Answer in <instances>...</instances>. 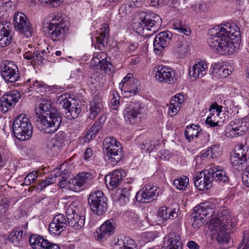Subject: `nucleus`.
Listing matches in <instances>:
<instances>
[{
    "instance_id": "f257e3e1",
    "label": "nucleus",
    "mask_w": 249,
    "mask_h": 249,
    "mask_svg": "<svg viewBox=\"0 0 249 249\" xmlns=\"http://www.w3.org/2000/svg\"><path fill=\"white\" fill-rule=\"evenodd\" d=\"M213 237L219 244L228 245L231 229L235 226V219L232 218L229 210L219 209L217 217L212 222Z\"/></svg>"
},
{
    "instance_id": "f03ea898",
    "label": "nucleus",
    "mask_w": 249,
    "mask_h": 249,
    "mask_svg": "<svg viewBox=\"0 0 249 249\" xmlns=\"http://www.w3.org/2000/svg\"><path fill=\"white\" fill-rule=\"evenodd\" d=\"M44 26L48 29L49 36L53 41H64L69 22L62 13L54 12L45 18Z\"/></svg>"
},
{
    "instance_id": "7ed1b4c3",
    "label": "nucleus",
    "mask_w": 249,
    "mask_h": 249,
    "mask_svg": "<svg viewBox=\"0 0 249 249\" xmlns=\"http://www.w3.org/2000/svg\"><path fill=\"white\" fill-rule=\"evenodd\" d=\"M207 43L213 51L221 55H230L233 54L237 47L238 43L233 41V39L223 35H218L215 31L210 29L208 32Z\"/></svg>"
},
{
    "instance_id": "20e7f679",
    "label": "nucleus",
    "mask_w": 249,
    "mask_h": 249,
    "mask_svg": "<svg viewBox=\"0 0 249 249\" xmlns=\"http://www.w3.org/2000/svg\"><path fill=\"white\" fill-rule=\"evenodd\" d=\"M139 21L137 31L144 36H152L157 32L161 25L160 17L152 12H141L138 14Z\"/></svg>"
},
{
    "instance_id": "39448f33",
    "label": "nucleus",
    "mask_w": 249,
    "mask_h": 249,
    "mask_svg": "<svg viewBox=\"0 0 249 249\" xmlns=\"http://www.w3.org/2000/svg\"><path fill=\"white\" fill-rule=\"evenodd\" d=\"M66 213L68 224L74 230L81 229L85 225L84 209L78 200L66 205Z\"/></svg>"
},
{
    "instance_id": "423d86ee",
    "label": "nucleus",
    "mask_w": 249,
    "mask_h": 249,
    "mask_svg": "<svg viewBox=\"0 0 249 249\" xmlns=\"http://www.w3.org/2000/svg\"><path fill=\"white\" fill-rule=\"evenodd\" d=\"M33 128L30 120L25 114L18 115L13 121V133L17 139L20 141L29 139L33 134Z\"/></svg>"
},
{
    "instance_id": "0eeeda50",
    "label": "nucleus",
    "mask_w": 249,
    "mask_h": 249,
    "mask_svg": "<svg viewBox=\"0 0 249 249\" xmlns=\"http://www.w3.org/2000/svg\"><path fill=\"white\" fill-rule=\"evenodd\" d=\"M62 118L58 113L39 116L36 121L37 128L45 133H53L57 131L61 123Z\"/></svg>"
},
{
    "instance_id": "6e6552de",
    "label": "nucleus",
    "mask_w": 249,
    "mask_h": 249,
    "mask_svg": "<svg viewBox=\"0 0 249 249\" xmlns=\"http://www.w3.org/2000/svg\"><path fill=\"white\" fill-rule=\"evenodd\" d=\"M104 152L108 158V161L112 165L117 164L122 158L123 152L122 147L116 139L107 137L103 142Z\"/></svg>"
},
{
    "instance_id": "1a4fd4ad",
    "label": "nucleus",
    "mask_w": 249,
    "mask_h": 249,
    "mask_svg": "<svg viewBox=\"0 0 249 249\" xmlns=\"http://www.w3.org/2000/svg\"><path fill=\"white\" fill-rule=\"evenodd\" d=\"M231 162L232 166L237 169L247 167L249 163V147L242 144L236 146L231 157Z\"/></svg>"
},
{
    "instance_id": "9d476101",
    "label": "nucleus",
    "mask_w": 249,
    "mask_h": 249,
    "mask_svg": "<svg viewBox=\"0 0 249 249\" xmlns=\"http://www.w3.org/2000/svg\"><path fill=\"white\" fill-rule=\"evenodd\" d=\"M249 123L246 119H235L231 122L224 132L228 138H234L244 135L249 128Z\"/></svg>"
},
{
    "instance_id": "9b49d317",
    "label": "nucleus",
    "mask_w": 249,
    "mask_h": 249,
    "mask_svg": "<svg viewBox=\"0 0 249 249\" xmlns=\"http://www.w3.org/2000/svg\"><path fill=\"white\" fill-rule=\"evenodd\" d=\"M0 72L2 78L7 82L15 83L19 78L18 66L12 61H2L0 65Z\"/></svg>"
},
{
    "instance_id": "f8f14e48",
    "label": "nucleus",
    "mask_w": 249,
    "mask_h": 249,
    "mask_svg": "<svg viewBox=\"0 0 249 249\" xmlns=\"http://www.w3.org/2000/svg\"><path fill=\"white\" fill-rule=\"evenodd\" d=\"M92 179V175L89 172H82L71 178L68 183L69 188L74 192H78L84 190Z\"/></svg>"
},
{
    "instance_id": "ddd939ff",
    "label": "nucleus",
    "mask_w": 249,
    "mask_h": 249,
    "mask_svg": "<svg viewBox=\"0 0 249 249\" xmlns=\"http://www.w3.org/2000/svg\"><path fill=\"white\" fill-rule=\"evenodd\" d=\"M142 110L143 107L138 101L131 102L126 105L123 110L124 118L129 123L135 124L142 114Z\"/></svg>"
},
{
    "instance_id": "4468645a",
    "label": "nucleus",
    "mask_w": 249,
    "mask_h": 249,
    "mask_svg": "<svg viewBox=\"0 0 249 249\" xmlns=\"http://www.w3.org/2000/svg\"><path fill=\"white\" fill-rule=\"evenodd\" d=\"M14 25L15 28L27 38L32 36L33 29L26 16L22 13L14 15Z\"/></svg>"
},
{
    "instance_id": "2eb2a0df",
    "label": "nucleus",
    "mask_w": 249,
    "mask_h": 249,
    "mask_svg": "<svg viewBox=\"0 0 249 249\" xmlns=\"http://www.w3.org/2000/svg\"><path fill=\"white\" fill-rule=\"evenodd\" d=\"M195 186L200 191L208 190L212 186V178L210 169L196 173L194 178Z\"/></svg>"
},
{
    "instance_id": "dca6fc26",
    "label": "nucleus",
    "mask_w": 249,
    "mask_h": 249,
    "mask_svg": "<svg viewBox=\"0 0 249 249\" xmlns=\"http://www.w3.org/2000/svg\"><path fill=\"white\" fill-rule=\"evenodd\" d=\"M107 55L104 53H94L91 61V65L96 70L103 71L106 73H110L113 71L111 63L107 60Z\"/></svg>"
},
{
    "instance_id": "f3484780",
    "label": "nucleus",
    "mask_w": 249,
    "mask_h": 249,
    "mask_svg": "<svg viewBox=\"0 0 249 249\" xmlns=\"http://www.w3.org/2000/svg\"><path fill=\"white\" fill-rule=\"evenodd\" d=\"M156 186L152 184L144 186L136 195V200L140 203H147L154 200L159 195Z\"/></svg>"
},
{
    "instance_id": "a211bd4d",
    "label": "nucleus",
    "mask_w": 249,
    "mask_h": 249,
    "mask_svg": "<svg viewBox=\"0 0 249 249\" xmlns=\"http://www.w3.org/2000/svg\"><path fill=\"white\" fill-rule=\"evenodd\" d=\"M212 29L215 31V34L218 33V35L226 36L233 39V41L235 39V41H238L240 36L239 27L234 23L219 25Z\"/></svg>"
},
{
    "instance_id": "6ab92c4d",
    "label": "nucleus",
    "mask_w": 249,
    "mask_h": 249,
    "mask_svg": "<svg viewBox=\"0 0 249 249\" xmlns=\"http://www.w3.org/2000/svg\"><path fill=\"white\" fill-rule=\"evenodd\" d=\"M155 77L159 82L172 84L176 81L175 72L171 68L159 65L155 68Z\"/></svg>"
},
{
    "instance_id": "aec40b11",
    "label": "nucleus",
    "mask_w": 249,
    "mask_h": 249,
    "mask_svg": "<svg viewBox=\"0 0 249 249\" xmlns=\"http://www.w3.org/2000/svg\"><path fill=\"white\" fill-rule=\"evenodd\" d=\"M67 225V217L64 214L59 213L53 217V221L50 224L49 231L52 235H59L66 230Z\"/></svg>"
},
{
    "instance_id": "412c9836",
    "label": "nucleus",
    "mask_w": 249,
    "mask_h": 249,
    "mask_svg": "<svg viewBox=\"0 0 249 249\" xmlns=\"http://www.w3.org/2000/svg\"><path fill=\"white\" fill-rule=\"evenodd\" d=\"M20 98V93L17 90H13L4 94L0 99V112H7L17 103Z\"/></svg>"
},
{
    "instance_id": "4be33fe9",
    "label": "nucleus",
    "mask_w": 249,
    "mask_h": 249,
    "mask_svg": "<svg viewBox=\"0 0 249 249\" xmlns=\"http://www.w3.org/2000/svg\"><path fill=\"white\" fill-rule=\"evenodd\" d=\"M116 223L113 219L104 222L97 231L96 237L98 240L105 241L112 235L115 231Z\"/></svg>"
},
{
    "instance_id": "5701e85b",
    "label": "nucleus",
    "mask_w": 249,
    "mask_h": 249,
    "mask_svg": "<svg viewBox=\"0 0 249 249\" xmlns=\"http://www.w3.org/2000/svg\"><path fill=\"white\" fill-rule=\"evenodd\" d=\"M172 36V34L168 31L158 34L156 36L153 42L154 50L156 52H161L165 47L169 44Z\"/></svg>"
},
{
    "instance_id": "b1692460",
    "label": "nucleus",
    "mask_w": 249,
    "mask_h": 249,
    "mask_svg": "<svg viewBox=\"0 0 249 249\" xmlns=\"http://www.w3.org/2000/svg\"><path fill=\"white\" fill-rule=\"evenodd\" d=\"M212 180L220 185H224L229 181V178L225 171L220 167L214 166L210 168Z\"/></svg>"
},
{
    "instance_id": "393cba45",
    "label": "nucleus",
    "mask_w": 249,
    "mask_h": 249,
    "mask_svg": "<svg viewBox=\"0 0 249 249\" xmlns=\"http://www.w3.org/2000/svg\"><path fill=\"white\" fill-rule=\"evenodd\" d=\"M122 174L121 170H115L111 174L105 177V182L108 190H113L116 188L121 182Z\"/></svg>"
},
{
    "instance_id": "a878e982",
    "label": "nucleus",
    "mask_w": 249,
    "mask_h": 249,
    "mask_svg": "<svg viewBox=\"0 0 249 249\" xmlns=\"http://www.w3.org/2000/svg\"><path fill=\"white\" fill-rule=\"evenodd\" d=\"M35 111L37 116L57 113L55 109L52 106L51 102L45 99L39 101L38 105L35 107Z\"/></svg>"
},
{
    "instance_id": "bb28decb",
    "label": "nucleus",
    "mask_w": 249,
    "mask_h": 249,
    "mask_svg": "<svg viewBox=\"0 0 249 249\" xmlns=\"http://www.w3.org/2000/svg\"><path fill=\"white\" fill-rule=\"evenodd\" d=\"M164 244L166 248L182 249V243L179 234L170 233L164 238Z\"/></svg>"
},
{
    "instance_id": "cd10ccee",
    "label": "nucleus",
    "mask_w": 249,
    "mask_h": 249,
    "mask_svg": "<svg viewBox=\"0 0 249 249\" xmlns=\"http://www.w3.org/2000/svg\"><path fill=\"white\" fill-rule=\"evenodd\" d=\"M215 204L211 201H206L201 203L195 210L196 214L203 217H212L214 213Z\"/></svg>"
},
{
    "instance_id": "c85d7f7f",
    "label": "nucleus",
    "mask_w": 249,
    "mask_h": 249,
    "mask_svg": "<svg viewBox=\"0 0 249 249\" xmlns=\"http://www.w3.org/2000/svg\"><path fill=\"white\" fill-rule=\"evenodd\" d=\"M49 48L43 51L34 50L33 52L31 51H27L23 54L24 58L27 60H32L33 61L37 60L42 62L43 60L47 58V54L50 53Z\"/></svg>"
},
{
    "instance_id": "c756f323",
    "label": "nucleus",
    "mask_w": 249,
    "mask_h": 249,
    "mask_svg": "<svg viewBox=\"0 0 249 249\" xmlns=\"http://www.w3.org/2000/svg\"><path fill=\"white\" fill-rule=\"evenodd\" d=\"M27 228V224H25L23 226L16 228L9 234L8 236L9 240L17 246L25 235Z\"/></svg>"
},
{
    "instance_id": "7c9ffc66",
    "label": "nucleus",
    "mask_w": 249,
    "mask_h": 249,
    "mask_svg": "<svg viewBox=\"0 0 249 249\" xmlns=\"http://www.w3.org/2000/svg\"><path fill=\"white\" fill-rule=\"evenodd\" d=\"M175 209L166 207H162L159 210L158 217L159 221L164 223L168 219H173L177 216Z\"/></svg>"
},
{
    "instance_id": "2f4dec72",
    "label": "nucleus",
    "mask_w": 249,
    "mask_h": 249,
    "mask_svg": "<svg viewBox=\"0 0 249 249\" xmlns=\"http://www.w3.org/2000/svg\"><path fill=\"white\" fill-rule=\"evenodd\" d=\"M113 249H137V245L134 240L128 237H124L117 239L114 243Z\"/></svg>"
},
{
    "instance_id": "473e14b6",
    "label": "nucleus",
    "mask_w": 249,
    "mask_h": 249,
    "mask_svg": "<svg viewBox=\"0 0 249 249\" xmlns=\"http://www.w3.org/2000/svg\"><path fill=\"white\" fill-rule=\"evenodd\" d=\"M212 66L213 76L218 78H226L231 72V70L222 63H215Z\"/></svg>"
},
{
    "instance_id": "72a5a7b5",
    "label": "nucleus",
    "mask_w": 249,
    "mask_h": 249,
    "mask_svg": "<svg viewBox=\"0 0 249 249\" xmlns=\"http://www.w3.org/2000/svg\"><path fill=\"white\" fill-rule=\"evenodd\" d=\"M29 242L33 249H45L49 244L48 240L37 234L31 235L29 238Z\"/></svg>"
},
{
    "instance_id": "f704fd0d",
    "label": "nucleus",
    "mask_w": 249,
    "mask_h": 249,
    "mask_svg": "<svg viewBox=\"0 0 249 249\" xmlns=\"http://www.w3.org/2000/svg\"><path fill=\"white\" fill-rule=\"evenodd\" d=\"M207 64L205 62H198L189 71L191 76L195 78H201L206 74Z\"/></svg>"
},
{
    "instance_id": "c9c22d12",
    "label": "nucleus",
    "mask_w": 249,
    "mask_h": 249,
    "mask_svg": "<svg viewBox=\"0 0 249 249\" xmlns=\"http://www.w3.org/2000/svg\"><path fill=\"white\" fill-rule=\"evenodd\" d=\"M89 205L93 213L99 216L102 215L106 212L107 208L106 197L100 199V201L93 203Z\"/></svg>"
},
{
    "instance_id": "e433bc0d",
    "label": "nucleus",
    "mask_w": 249,
    "mask_h": 249,
    "mask_svg": "<svg viewBox=\"0 0 249 249\" xmlns=\"http://www.w3.org/2000/svg\"><path fill=\"white\" fill-rule=\"evenodd\" d=\"M12 40L11 31L2 26L0 30V47L8 46L12 42Z\"/></svg>"
},
{
    "instance_id": "4c0bfd02",
    "label": "nucleus",
    "mask_w": 249,
    "mask_h": 249,
    "mask_svg": "<svg viewBox=\"0 0 249 249\" xmlns=\"http://www.w3.org/2000/svg\"><path fill=\"white\" fill-rule=\"evenodd\" d=\"M121 89L124 92V96L126 97L135 95L140 91V89L138 87V81L134 80L127 85L125 84L124 87Z\"/></svg>"
},
{
    "instance_id": "58836bf2",
    "label": "nucleus",
    "mask_w": 249,
    "mask_h": 249,
    "mask_svg": "<svg viewBox=\"0 0 249 249\" xmlns=\"http://www.w3.org/2000/svg\"><path fill=\"white\" fill-rule=\"evenodd\" d=\"M103 106L101 102L94 101L90 103L89 110V118L94 120L103 109Z\"/></svg>"
},
{
    "instance_id": "ea45409f",
    "label": "nucleus",
    "mask_w": 249,
    "mask_h": 249,
    "mask_svg": "<svg viewBox=\"0 0 249 249\" xmlns=\"http://www.w3.org/2000/svg\"><path fill=\"white\" fill-rule=\"evenodd\" d=\"M222 147L219 144H214L209 147L204 153V156L209 159L217 158L222 154Z\"/></svg>"
},
{
    "instance_id": "a19ab883",
    "label": "nucleus",
    "mask_w": 249,
    "mask_h": 249,
    "mask_svg": "<svg viewBox=\"0 0 249 249\" xmlns=\"http://www.w3.org/2000/svg\"><path fill=\"white\" fill-rule=\"evenodd\" d=\"M101 119L102 117H101L99 120L96 121L93 126L90 128V130L87 132L85 137L86 140H90L95 137L99 131L102 127L103 124L101 122Z\"/></svg>"
},
{
    "instance_id": "79ce46f5",
    "label": "nucleus",
    "mask_w": 249,
    "mask_h": 249,
    "mask_svg": "<svg viewBox=\"0 0 249 249\" xmlns=\"http://www.w3.org/2000/svg\"><path fill=\"white\" fill-rule=\"evenodd\" d=\"M106 29L101 31L92 40V43H95V47L97 48L99 50H102L105 47V40L107 37Z\"/></svg>"
},
{
    "instance_id": "37998d69",
    "label": "nucleus",
    "mask_w": 249,
    "mask_h": 249,
    "mask_svg": "<svg viewBox=\"0 0 249 249\" xmlns=\"http://www.w3.org/2000/svg\"><path fill=\"white\" fill-rule=\"evenodd\" d=\"M200 127L198 125L192 124L188 126L185 131V135L186 139L191 141L194 137H197L199 135V129Z\"/></svg>"
},
{
    "instance_id": "c03bdc74",
    "label": "nucleus",
    "mask_w": 249,
    "mask_h": 249,
    "mask_svg": "<svg viewBox=\"0 0 249 249\" xmlns=\"http://www.w3.org/2000/svg\"><path fill=\"white\" fill-rule=\"evenodd\" d=\"M189 182V178L185 176H182L175 179L173 182L174 186L179 190H185Z\"/></svg>"
},
{
    "instance_id": "a18cd8bd",
    "label": "nucleus",
    "mask_w": 249,
    "mask_h": 249,
    "mask_svg": "<svg viewBox=\"0 0 249 249\" xmlns=\"http://www.w3.org/2000/svg\"><path fill=\"white\" fill-rule=\"evenodd\" d=\"M117 200L120 202L121 205H124L129 200L130 196L129 189L124 188L122 189H118L117 192Z\"/></svg>"
},
{
    "instance_id": "49530a36",
    "label": "nucleus",
    "mask_w": 249,
    "mask_h": 249,
    "mask_svg": "<svg viewBox=\"0 0 249 249\" xmlns=\"http://www.w3.org/2000/svg\"><path fill=\"white\" fill-rule=\"evenodd\" d=\"M110 104V107L112 110H118L120 105V96L115 90H111L109 93Z\"/></svg>"
},
{
    "instance_id": "de8ad7c7",
    "label": "nucleus",
    "mask_w": 249,
    "mask_h": 249,
    "mask_svg": "<svg viewBox=\"0 0 249 249\" xmlns=\"http://www.w3.org/2000/svg\"><path fill=\"white\" fill-rule=\"evenodd\" d=\"M174 51L180 56L184 55L188 52V44L182 37L176 43Z\"/></svg>"
},
{
    "instance_id": "09e8293b",
    "label": "nucleus",
    "mask_w": 249,
    "mask_h": 249,
    "mask_svg": "<svg viewBox=\"0 0 249 249\" xmlns=\"http://www.w3.org/2000/svg\"><path fill=\"white\" fill-rule=\"evenodd\" d=\"M173 27L179 33L189 36L191 34V31L188 29L184 23L179 20H177L174 22Z\"/></svg>"
},
{
    "instance_id": "8fccbe9b",
    "label": "nucleus",
    "mask_w": 249,
    "mask_h": 249,
    "mask_svg": "<svg viewBox=\"0 0 249 249\" xmlns=\"http://www.w3.org/2000/svg\"><path fill=\"white\" fill-rule=\"evenodd\" d=\"M103 192L101 190H95L92 192L89 197L88 202L89 205L93 203H96L100 201V199L105 198Z\"/></svg>"
},
{
    "instance_id": "3c124183",
    "label": "nucleus",
    "mask_w": 249,
    "mask_h": 249,
    "mask_svg": "<svg viewBox=\"0 0 249 249\" xmlns=\"http://www.w3.org/2000/svg\"><path fill=\"white\" fill-rule=\"evenodd\" d=\"M68 96L67 94L61 95L58 97L56 102L60 106H62V108L65 109L66 111L71 107V104L68 99Z\"/></svg>"
},
{
    "instance_id": "603ef678",
    "label": "nucleus",
    "mask_w": 249,
    "mask_h": 249,
    "mask_svg": "<svg viewBox=\"0 0 249 249\" xmlns=\"http://www.w3.org/2000/svg\"><path fill=\"white\" fill-rule=\"evenodd\" d=\"M194 221L192 223V226L195 229H198L204 223V217L201 215H198L195 212L193 213Z\"/></svg>"
},
{
    "instance_id": "864d4df0",
    "label": "nucleus",
    "mask_w": 249,
    "mask_h": 249,
    "mask_svg": "<svg viewBox=\"0 0 249 249\" xmlns=\"http://www.w3.org/2000/svg\"><path fill=\"white\" fill-rule=\"evenodd\" d=\"M38 177L36 171H32L29 173L24 178L23 184L25 185H30L34 183Z\"/></svg>"
},
{
    "instance_id": "5fc2aeb1",
    "label": "nucleus",
    "mask_w": 249,
    "mask_h": 249,
    "mask_svg": "<svg viewBox=\"0 0 249 249\" xmlns=\"http://www.w3.org/2000/svg\"><path fill=\"white\" fill-rule=\"evenodd\" d=\"M80 112V109L74 106L66 112V117L69 119L76 118Z\"/></svg>"
},
{
    "instance_id": "6e6d98bb",
    "label": "nucleus",
    "mask_w": 249,
    "mask_h": 249,
    "mask_svg": "<svg viewBox=\"0 0 249 249\" xmlns=\"http://www.w3.org/2000/svg\"><path fill=\"white\" fill-rule=\"evenodd\" d=\"M237 249H249V232H243V238Z\"/></svg>"
},
{
    "instance_id": "4d7b16f0",
    "label": "nucleus",
    "mask_w": 249,
    "mask_h": 249,
    "mask_svg": "<svg viewBox=\"0 0 249 249\" xmlns=\"http://www.w3.org/2000/svg\"><path fill=\"white\" fill-rule=\"evenodd\" d=\"M184 101V95L181 93L176 94L171 99V103L175 104L176 105H178V107H180L181 104Z\"/></svg>"
},
{
    "instance_id": "13d9d810",
    "label": "nucleus",
    "mask_w": 249,
    "mask_h": 249,
    "mask_svg": "<svg viewBox=\"0 0 249 249\" xmlns=\"http://www.w3.org/2000/svg\"><path fill=\"white\" fill-rule=\"evenodd\" d=\"M54 178H50L41 181L38 185L37 186L36 189L38 190L41 191L47 186L52 184L54 183Z\"/></svg>"
},
{
    "instance_id": "bf43d9fd",
    "label": "nucleus",
    "mask_w": 249,
    "mask_h": 249,
    "mask_svg": "<svg viewBox=\"0 0 249 249\" xmlns=\"http://www.w3.org/2000/svg\"><path fill=\"white\" fill-rule=\"evenodd\" d=\"M53 139L55 140L56 143L60 146L65 141L66 137L65 133L60 131L54 135Z\"/></svg>"
},
{
    "instance_id": "052dcab7",
    "label": "nucleus",
    "mask_w": 249,
    "mask_h": 249,
    "mask_svg": "<svg viewBox=\"0 0 249 249\" xmlns=\"http://www.w3.org/2000/svg\"><path fill=\"white\" fill-rule=\"evenodd\" d=\"M180 108V107H178V105L173 104L171 103V101H170L168 113L170 116H174L178 113Z\"/></svg>"
},
{
    "instance_id": "680f3d73",
    "label": "nucleus",
    "mask_w": 249,
    "mask_h": 249,
    "mask_svg": "<svg viewBox=\"0 0 249 249\" xmlns=\"http://www.w3.org/2000/svg\"><path fill=\"white\" fill-rule=\"evenodd\" d=\"M40 2L48 4L52 7H57L63 3V0H38Z\"/></svg>"
},
{
    "instance_id": "e2e57ef3",
    "label": "nucleus",
    "mask_w": 249,
    "mask_h": 249,
    "mask_svg": "<svg viewBox=\"0 0 249 249\" xmlns=\"http://www.w3.org/2000/svg\"><path fill=\"white\" fill-rule=\"evenodd\" d=\"M9 201L6 199H1L0 201V211L1 213H5L9 206Z\"/></svg>"
},
{
    "instance_id": "0e129e2a",
    "label": "nucleus",
    "mask_w": 249,
    "mask_h": 249,
    "mask_svg": "<svg viewBox=\"0 0 249 249\" xmlns=\"http://www.w3.org/2000/svg\"><path fill=\"white\" fill-rule=\"evenodd\" d=\"M242 181L245 186L249 187V166H247L243 173Z\"/></svg>"
},
{
    "instance_id": "69168bd1",
    "label": "nucleus",
    "mask_w": 249,
    "mask_h": 249,
    "mask_svg": "<svg viewBox=\"0 0 249 249\" xmlns=\"http://www.w3.org/2000/svg\"><path fill=\"white\" fill-rule=\"evenodd\" d=\"M47 147L51 151L58 149L60 147L53 138L48 140L46 143Z\"/></svg>"
},
{
    "instance_id": "338daca9",
    "label": "nucleus",
    "mask_w": 249,
    "mask_h": 249,
    "mask_svg": "<svg viewBox=\"0 0 249 249\" xmlns=\"http://www.w3.org/2000/svg\"><path fill=\"white\" fill-rule=\"evenodd\" d=\"M132 77H133L132 74H131V73L127 74L126 75V76L123 79L122 82L120 83V84H119L120 88L122 89L123 88H124V87L125 84H126V85H127L128 83L129 84V83L130 82H131V81H133L134 79H132Z\"/></svg>"
},
{
    "instance_id": "774afa93",
    "label": "nucleus",
    "mask_w": 249,
    "mask_h": 249,
    "mask_svg": "<svg viewBox=\"0 0 249 249\" xmlns=\"http://www.w3.org/2000/svg\"><path fill=\"white\" fill-rule=\"evenodd\" d=\"M125 2L130 7H140L141 5V0H126Z\"/></svg>"
}]
</instances>
